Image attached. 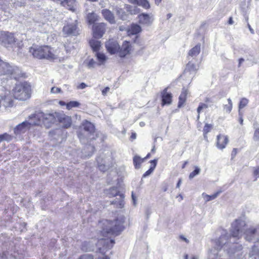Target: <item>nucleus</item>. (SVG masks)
I'll return each mask as SVG.
<instances>
[{
  "label": "nucleus",
  "mask_w": 259,
  "mask_h": 259,
  "mask_svg": "<svg viewBox=\"0 0 259 259\" xmlns=\"http://www.w3.org/2000/svg\"><path fill=\"white\" fill-rule=\"evenodd\" d=\"M244 234L245 238L247 241H250L254 239H257L259 236V225L255 226H250L247 227L245 221L242 219H236L232 224L231 228L230 229V235L227 233L230 238V242L231 243V239L232 238H237L239 239L242 234Z\"/></svg>",
  "instance_id": "1"
},
{
  "label": "nucleus",
  "mask_w": 259,
  "mask_h": 259,
  "mask_svg": "<svg viewBox=\"0 0 259 259\" xmlns=\"http://www.w3.org/2000/svg\"><path fill=\"white\" fill-rule=\"evenodd\" d=\"M29 53L33 57L38 59H46L50 61H61L63 57L59 49H54L48 46L33 45L29 48Z\"/></svg>",
  "instance_id": "2"
},
{
  "label": "nucleus",
  "mask_w": 259,
  "mask_h": 259,
  "mask_svg": "<svg viewBox=\"0 0 259 259\" xmlns=\"http://www.w3.org/2000/svg\"><path fill=\"white\" fill-rule=\"evenodd\" d=\"M124 218L120 217L114 221L108 220L103 221L99 223L100 227L102 228L101 231L103 236L108 237L110 235L117 236L123 229Z\"/></svg>",
  "instance_id": "3"
},
{
  "label": "nucleus",
  "mask_w": 259,
  "mask_h": 259,
  "mask_svg": "<svg viewBox=\"0 0 259 259\" xmlns=\"http://www.w3.org/2000/svg\"><path fill=\"white\" fill-rule=\"evenodd\" d=\"M22 76L21 71L18 67L10 65L0 58V79H8V78L18 79Z\"/></svg>",
  "instance_id": "4"
},
{
  "label": "nucleus",
  "mask_w": 259,
  "mask_h": 259,
  "mask_svg": "<svg viewBox=\"0 0 259 259\" xmlns=\"http://www.w3.org/2000/svg\"><path fill=\"white\" fill-rule=\"evenodd\" d=\"M13 94L15 99L21 101H25L31 97V85L27 82L16 84L13 89Z\"/></svg>",
  "instance_id": "5"
},
{
  "label": "nucleus",
  "mask_w": 259,
  "mask_h": 259,
  "mask_svg": "<svg viewBox=\"0 0 259 259\" xmlns=\"http://www.w3.org/2000/svg\"><path fill=\"white\" fill-rule=\"evenodd\" d=\"M229 236L227 234H222L218 239H215L213 244L214 249H212L210 250L208 259H222L218 256V250H220L224 245L228 244L229 243Z\"/></svg>",
  "instance_id": "6"
},
{
  "label": "nucleus",
  "mask_w": 259,
  "mask_h": 259,
  "mask_svg": "<svg viewBox=\"0 0 259 259\" xmlns=\"http://www.w3.org/2000/svg\"><path fill=\"white\" fill-rule=\"evenodd\" d=\"M59 114V112H57L50 113L40 112L36 115V117L42 118V123L47 128H49L58 121Z\"/></svg>",
  "instance_id": "7"
},
{
  "label": "nucleus",
  "mask_w": 259,
  "mask_h": 259,
  "mask_svg": "<svg viewBox=\"0 0 259 259\" xmlns=\"http://www.w3.org/2000/svg\"><path fill=\"white\" fill-rule=\"evenodd\" d=\"M83 130L79 132L78 137L81 142L85 143V139H92L90 136L95 132V126L88 121H84L82 123Z\"/></svg>",
  "instance_id": "8"
},
{
  "label": "nucleus",
  "mask_w": 259,
  "mask_h": 259,
  "mask_svg": "<svg viewBox=\"0 0 259 259\" xmlns=\"http://www.w3.org/2000/svg\"><path fill=\"white\" fill-rule=\"evenodd\" d=\"M16 42V38L13 33L7 31L0 32V44L9 47Z\"/></svg>",
  "instance_id": "9"
},
{
  "label": "nucleus",
  "mask_w": 259,
  "mask_h": 259,
  "mask_svg": "<svg viewBox=\"0 0 259 259\" xmlns=\"http://www.w3.org/2000/svg\"><path fill=\"white\" fill-rule=\"evenodd\" d=\"M63 33L66 36L69 35H77L79 33V30L77 26V20L73 22H68L63 28Z\"/></svg>",
  "instance_id": "10"
},
{
  "label": "nucleus",
  "mask_w": 259,
  "mask_h": 259,
  "mask_svg": "<svg viewBox=\"0 0 259 259\" xmlns=\"http://www.w3.org/2000/svg\"><path fill=\"white\" fill-rule=\"evenodd\" d=\"M114 243L113 239H101L98 243L99 251L101 253L104 254L107 250L113 247Z\"/></svg>",
  "instance_id": "11"
},
{
  "label": "nucleus",
  "mask_w": 259,
  "mask_h": 259,
  "mask_svg": "<svg viewBox=\"0 0 259 259\" xmlns=\"http://www.w3.org/2000/svg\"><path fill=\"white\" fill-rule=\"evenodd\" d=\"M106 31V25L104 23H97L93 26V36L100 38L102 37Z\"/></svg>",
  "instance_id": "12"
},
{
  "label": "nucleus",
  "mask_w": 259,
  "mask_h": 259,
  "mask_svg": "<svg viewBox=\"0 0 259 259\" xmlns=\"http://www.w3.org/2000/svg\"><path fill=\"white\" fill-rule=\"evenodd\" d=\"M105 47L107 51L111 55L118 52L120 49V46L118 42L113 39L107 41L105 44Z\"/></svg>",
  "instance_id": "13"
},
{
  "label": "nucleus",
  "mask_w": 259,
  "mask_h": 259,
  "mask_svg": "<svg viewBox=\"0 0 259 259\" xmlns=\"http://www.w3.org/2000/svg\"><path fill=\"white\" fill-rule=\"evenodd\" d=\"M198 66L196 65L192 62H189L186 65V69L183 73V76L187 77L189 76L192 78L198 69Z\"/></svg>",
  "instance_id": "14"
},
{
  "label": "nucleus",
  "mask_w": 259,
  "mask_h": 259,
  "mask_svg": "<svg viewBox=\"0 0 259 259\" xmlns=\"http://www.w3.org/2000/svg\"><path fill=\"white\" fill-rule=\"evenodd\" d=\"M58 121L62 123L63 127L66 128L69 127L72 124L71 117L66 115L63 113L59 112Z\"/></svg>",
  "instance_id": "15"
},
{
  "label": "nucleus",
  "mask_w": 259,
  "mask_h": 259,
  "mask_svg": "<svg viewBox=\"0 0 259 259\" xmlns=\"http://www.w3.org/2000/svg\"><path fill=\"white\" fill-rule=\"evenodd\" d=\"M132 50V47L130 42L127 41H123L121 47H120V49L118 51L119 56L120 57H124L126 55L130 53Z\"/></svg>",
  "instance_id": "16"
},
{
  "label": "nucleus",
  "mask_w": 259,
  "mask_h": 259,
  "mask_svg": "<svg viewBox=\"0 0 259 259\" xmlns=\"http://www.w3.org/2000/svg\"><path fill=\"white\" fill-rule=\"evenodd\" d=\"M139 22L140 24L150 25L153 21V18L152 16L149 14L142 13L138 16Z\"/></svg>",
  "instance_id": "17"
},
{
  "label": "nucleus",
  "mask_w": 259,
  "mask_h": 259,
  "mask_svg": "<svg viewBox=\"0 0 259 259\" xmlns=\"http://www.w3.org/2000/svg\"><path fill=\"white\" fill-rule=\"evenodd\" d=\"M228 142V136L223 135H219L217 136V146L219 149L221 150L224 149Z\"/></svg>",
  "instance_id": "18"
},
{
  "label": "nucleus",
  "mask_w": 259,
  "mask_h": 259,
  "mask_svg": "<svg viewBox=\"0 0 259 259\" xmlns=\"http://www.w3.org/2000/svg\"><path fill=\"white\" fill-rule=\"evenodd\" d=\"M61 5L72 12H75L77 8V4L75 0H64L61 1Z\"/></svg>",
  "instance_id": "19"
},
{
  "label": "nucleus",
  "mask_w": 259,
  "mask_h": 259,
  "mask_svg": "<svg viewBox=\"0 0 259 259\" xmlns=\"http://www.w3.org/2000/svg\"><path fill=\"white\" fill-rule=\"evenodd\" d=\"M30 127V125L27 121H24L14 128V133L16 135L20 134L26 132Z\"/></svg>",
  "instance_id": "20"
},
{
  "label": "nucleus",
  "mask_w": 259,
  "mask_h": 259,
  "mask_svg": "<svg viewBox=\"0 0 259 259\" xmlns=\"http://www.w3.org/2000/svg\"><path fill=\"white\" fill-rule=\"evenodd\" d=\"M39 112H35L34 114L29 116L27 121L30 126L38 125H40L41 123H42V118H37L36 117V115L38 114Z\"/></svg>",
  "instance_id": "21"
},
{
  "label": "nucleus",
  "mask_w": 259,
  "mask_h": 259,
  "mask_svg": "<svg viewBox=\"0 0 259 259\" xmlns=\"http://www.w3.org/2000/svg\"><path fill=\"white\" fill-rule=\"evenodd\" d=\"M102 14L104 18L111 24L115 23L113 14L109 10L104 9L102 11Z\"/></svg>",
  "instance_id": "22"
},
{
  "label": "nucleus",
  "mask_w": 259,
  "mask_h": 259,
  "mask_svg": "<svg viewBox=\"0 0 259 259\" xmlns=\"http://www.w3.org/2000/svg\"><path fill=\"white\" fill-rule=\"evenodd\" d=\"M167 88H165L162 92V105L165 104L169 105L171 102V94L167 92Z\"/></svg>",
  "instance_id": "23"
},
{
  "label": "nucleus",
  "mask_w": 259,
  "mask_h": 259,
  "mask_svg": "<svg viewBox=\"0 0 259 259\" xmlns=\"http://www.w3.org/2000/svg\"><path fill=\"white\" fill-rule=\"evenodd\" d=\"M205 103H200L199 104V106L197 108V111L198 113L197 119L198 120L200 118V113L201 111L204 109L207 108L208 107L210 106V105H209V103H211V101L209 98H206L205 100Z\"/></svg>",
  "instance_id": "24"
},
{
  "label": "nucleus",
  "mask_w": 259,
  "mask_h": 259,
  "mask_svg": "<svg viewBox=\"0 0 259 259\" xmlns=\"http://www.w3.org/2000/svg\"><path fill=\"white\" fill-rule=\"evenodd\" d=\"M188 91L187 89H183L182 93L179 96L178 107H181L185 102Z\"/></svg>",
  "instance_id": "25"
},
{
  "label": "nucleus",
  "mask_w": 259,
  "mask_h": 259,
  "mask_svg": "<svg viewBox=\"0 0 259 259\" xmlns=\"http://www.w3.org/2000/svg\"><path fill=\"white\" fill-rule=\"evenodd\" d=\"M201 45L198 44L192 48L188 53V55L192 57H196L200 52Z\"/></svg>",
  "instance_id": "26"
},
{
  "label": "nucleus",
  "mask_w": 259,
  "mask_h": 259,
  "mask_svg": "<svg viewBox=\"0 0 259 259\" xmlns=\"http://www.w3.org/2000/svg\"><path fill=\"white\" fill-rule=\"evenodd\" d=\"M141 31V27L137 24H132L128 29V34H136Z\"/></svg>",
  "instance_id": "27"
},
{
  "label": "nucleus",
  "mask_w": 259,
  "mask_h": 259,
  "mask_svg": "<svg viewBox=\"0 0 259 259\" xmlns=\"http://www.w3.org/2000/svg\"><path fill=\"white\" fill-rule=\"evenodd\" d=\"M124 8L132 15L137 14L140 11V9H139L137 7L132 6L128 5H125Z\"/></svg>",
  "instance_id": "28"
},
{
  "label": "nucleus",
  "mask_w": 259,
  "mask_h": 259,
  "mask_svg": "<svg viewBox=\"0 0 259 259\" xmlns=\"http://www.w3.org/2000/svg\"><path fill=\"white\" fill-rule=\"evenodd\" d=\"M90 45L94 51H98L101 47V42L98 40L92 39L90 41Z\"/></svg>",
  "instance_id": "29"
},
{
  "label": "nucleus",
  "mask_w": 259,
  "mask_h": 259,
  "mask_svg": "<svg viewBox=\"0 0 259 259\" xmlns=\"http://www.w3.org/2000/svg\"><path fill=\"white\" fill-rule=\"evenodd\" d=\"M249 256L252 259H259V248L254 246L249 252Z\"/></svg>",
  "instance_id": "30"
},
{
  "label": "nucleus",
  "mask_w": 259,
  "mask_h": 259,
  "mask_svg": "<svg viewBox=\"0 0 259 259\" xmlns=\"http://www.w3.org/2000/svg\"><path fill=\"white\" fill-rule=\"evenodd\" d=\"M3 100V105L5 107H11L13 106L14 101L10 95L6 96Z\"/></svg>",
  "instance_id": "31"
},
{
  "label": "nucleus",
  "mask_w": 259,
  "mask_h": 259,
  "mask_svg": "<svg viewBox=\"0 0 259 259\" xmlns=\"http://www.w3.org/2000/svg\"><path fill=\"white\" fill-rule=\"evenodd\" d=\"M157 161V159H154L150 161L151 163H153V166H151L149 169L145 172V174L143 175V178H145L149 176L153 172L156 166Z\"/></svg>",
  "instance_id": "32"
},
{
  "label": "nucleus",
  "mask_w": 259,
  "mask_h": 259,
  "mask_svg": "<svg viewBox=\"0 0 259 259\" xmlns=\"http://www.w3.org/2000/svg\"><path fill=\"white\" fill-rule=\"evenodd\" d=\"M99 17L94 13H89L87 16V20L90 24H93L98 21Z\"/></svg>",
  "instance_id": "33"
},
{
  "label": "nucleus",
  "mask_w": 259,
  "mask_h": 259,
  "mask_svg": "<svg viewBox=\"0 0 259 259\" xmlns=\"http://www.w3.org/2000/svg\"><path fill=\"white\" fill-rule=\"evenodd\" d=\"M144 159L141 158L139 156H135L133 158V163L136 168H139L141 163L144 161Z\"/></svg>",
  "instance_id": "34"
},
{
  "label": "nucleus",
  "mask_w": 259,
  "mask_h": 259,
  "mask_svg": "<svg viewBox=\"0 0 259 259\" xmlns=\"http://www.w3.org/2000/svg\"><path fill=\"white\" fill-rule=\"evenodd\" d=\"M242 249V245L240 244H238L237 243L236 244H233V248H230L228 252L230 254H235L236 252H237L238 251H240Z\"/></svg>",
  "instance_id": "35"
},
{
  "label": "nucleus",
  "mask_w": 259,
  "mask_h": 259,
  "mask_svg": "<svg viewBox=\"0 0 259 259\" xmlns=\"http://www.w3.org/2000/svg\"><path fill=\"white\" fill-rule=\"evenodd\" d=\"M96 56L100 63V65L103 64L107 59V57L103 53L98 52L96 53Z\"/></svg>",
  "instance_id": "36"
},
{
  "label": "nucleus",
  "mask_w": 259,
  "mask_h": 259,
  "mask_svg": "<svg viewBox=\"0 0 259 259\" xmlns=\"http://www.w3.org/2000/svg\"><path fill=\"white\" fill-rule=\"evenodd\" d=\"M228 104H225L224 105V110L228 113H230L232 110L233 104L231 99L229 98L228 99Z\"/></svg>",
  "instance_id": "37"
},
{
  "label": "nucleus",
  "mask_w": 259,
  "mask_h": 259,
  "mask_svg": "<svg viewBox=\"0 0 259 259\" xmlns=\"http://www.w3.org/2000/svg\"><path fill=\"white\" fill-rule=\"evenodd\" d=\"M136 4L146 9L150 8L149 3L147 0H138Z\"/></svg>",
  "instance_id": "38"
},
{
  "label": "nucleus",
  "mask_w": 259,
  "mask_h": 259,
  "mask_svg": "<svg viewBox=\"0 0 259 259\" xmlns=\"http://www.w3.org/2000/svg\"><path fill=\"white\" fill-rule=\"evenodd\" d=\"M136 4L146 9L150 8L149 3L147 0H138Z\"/></svg>",
  "instance_id": "39"
},
{
  "label": "nucleus",
  "mask_w": 259,
  "mask_h": 259,
  "mask_svg": "<svg viewBox=\"0 0 259 259\" xmlns=\"http://www.w3.org/2000/svg\"><path fill=\"white\" fill-rule=\"evenodd\" d=\"M80 103L77 101H70L66 104V108L68 110H70L72 108L78 107Z\"/></svg>",
  "instance_id": "40"
},
{
  "label": "nucleus",
  "mask_w": 259,
  "mask_h": 259,
  "mask_svg": "<svg viewBox=\"0 0 259 259\" xmlns=\"http://www.w3.org/2000/svg\"><path fill=\"white\" fill-rule=\"evenodd\" d=\"M219 192H217L212 195H208L207 194H203L202 195L203 196L204 199L205 200L206 202L209 201L210 200L214 199L219 195Z\"/></svg>",
  "instance_id": "41"
},
{
  "label": "nucleus",
  "mask_w": 259,
  "mask_h": 259,
  "mask_svg": "<svg viewBox=\"0 0 259 259\" xmlns=\"http://www.w3.org/2000/svg\"><path fill=\"white\" fill-rule=\"evenodd\" d=\"M115 10L116 12L117 15H118L119 17H120L121 19H125V14H124V12L122 10V9H121L118 7H116L115 8Z\"/></svg>",
  "instance_id": "42"
},
{
  "label": "nucleus",
  "mask_w": 259,
  "mask_h": 259,
  "mask_svg": "<svg viewBox=\"0 0 259 259\" xmlns=\"http://www.w3.org/2000/svg\"><path fill=\"white\" fill-rule=\"evenodd\" d=\"M195 170L191 172L189 175V177L190 179L193 178L194 177L199 174L200 172V168L198 166H195Z\"/></svg>",
  "instance_id": "43"
},
{
  "label": "nucleus",
  "mask_w": 259,
  "mask_h": 259,
  "mask_svg": "<svg viewBox=\"0 0 259 259\" xmlns=\"http://www.w3.org/2000/svg\"><path fill=\"white\" fill-rule=\"evenodd\" d=\"M212 128V125L211 124L208 123L205 124L203 130L204 136L209 133Z\"/></svg>",
  "instance_id": "44"
},
{
  "label": "nucleus",
  "mask_w": 259,
  "mask_h": 259,
  "mask_svg": "<svg viewBox=\"0 0 259 259\" xmlns=\"http://www.w3.org/2000/svg\"><path fill=\"white\" fill-rule=\"evenodd\" d=\"M248 101L246 98H242L239 103V109H242L245 107L248 104Z\"/></svg>",
  "instance_id": "45"
},
{
  "label": "nucleus",
  "mask_w": 259,
  "mask_h": 259,
  "mask_svg": "<svg viewBox=\"0 0 259 259\" xmlns=\"http://www.w3.org/2000/svg\"><path fill=\"white\" fill-rule=\"evenodd\" d=\"M118 191L115 188H112L109 190V195L110 197H114L117 195Z\"/></svg>",
  "instance_id": "46"
},
{
  "label": "nucleus",
  "mask_w": 259,
  "mask_h": 259,
  "mask_svg": "<svg viewBox=\"0 0 259 259\" xmlns=\"http://www.w3.org/2000/svg\"><path fill=\"white\" fill-rule=\"evenodd\" d=\"M253 175L255 178V180L259 177V166L253 167Z\"/></svg>",
  "instance_id": "47"
},
{
  "label": "nucleus",
  "mask_w": 259,
  "mask_h": 259,
  "mask_svg": "<svg viewBox=\"0 0 259 259\" xmlns=\"http://www.w3.org/2000/svg\"><path fill=\"white\" fill-rule=\"evenodd\" d=\"M96 64V61L94 59H92L88 63L87 67L89 68H93L95 67Z\"/></svg>",
  "instance_id": "48"
},
{
  "label": "nucleus",
  "mask_w": 259,
  "mask_h": 259,
  "mask_svg": "<svg viewBox=\"0 0 259 259\" xmlns=\"http://www.w3.org/2000/svg\"><path fill=\"white\" fill-rule=\"evenodd\" d=\"M253 140L255 141L259 140V128H256L254 131L253 135Z\"/></svg>",
  "instance_id": "49"
},
{
  "label": "nucleus",
  "mask_w": 259,
  "mask_h": 259,
  "mask_svg": "<svg viewBox=\"0 0 259 259\" xmlns=\"http://www.w3.org/2000/svg\"><path fill=\"white\" fill-rule=\"evenodd\" d=\"M88 244V243L87 242H84L83 243V244L82 245V247H81L82 249L83 250H84V251H85L93 250V248H92L90 247H88L87 246Z\"/></svg>",
  "instance_id": "50"
},
{
  "label": "nucleus",
  "mask_w": 259,
  "mask_h": 259,
  "mask_svg": "<svg viewBox=\"0 0 259 259\" xmlns=\"http://www.w3.org/2000/svg\"><path fill=\"white\" fill-rule=\"evenodd\" d=\"M1 137L2 138L3 140L6 141H10L12 139V137L9 134L5 133L4 134L1 135Z\"/></svg>",
  "instance_id": "51"
},
{
  "label": "nucleus",
  "mask_w": 259,
  "mask_h": 259,
  "mask_svg": "<svg viewBox=\"0 0 259 259\" xmlns=\"http://www.w3.org/2000/svg\"><path fill=\"white\" fill-rule=\"evenodd\" d=\"M61 92V89L57 87H53L51 90V93L53 94L60 93Z\"/></svg>",
  "instance_id": "52"
},
{
  "label": "nucleus",
  "mask_w": 259,
  "mask_h": 259,
  "mask_svg": "<svg viewBox=\"0 0 259 259\" xmlns=\"http://www.w3.org/2000/svg\"><path fill=\"white\" fill-rule=\"evenodd\" d=\"M79 259H93V256L89 254H85L81 255Z\"/></svg>",
  "instance_id": "53"
},
{
  "label": "nucleus",
  "mask_w": 259,
  "mask_h": 259,
  "mask_svg": "<svg viewBox=\"0 0 259 259\" xmlns=\"http://www.w3.org/2000/svg\"><path fill=\"white\" fill-rule=\"evenodd\" d=\"M99 169L101 170L104 171L107 168L109 167V165H107L105 164H104L103 165H99Z\"/></svg>",
  "instance_id": "54"
},
{
  "label": "nucleus",
  "mask_w": 259,
  "mask_h": 259,
  "mask_svg": "<svg viewBox=\"0 0 259 259\" xmlns=\"http://www.w3.org/2000/svg\"><path fill=\"white\" fill-rule=\"evenodd\" d=\"M239 121L241 125H242L243 123V117H242V114L240 111H239Z\"/></svg>",
  "instance_id": "55"
},
{
  "label": "nucleus",
  "mask_w": 259,
  "mask_h": 259,
  "mask_svg": "<svg viewBox=\"0 0 259 259\" xmlns=\"http://www.w3.org/2000/svg\"><path fill=\"white\" fill-rule=\"evenodd\" d=\"M87 86V85L84 83L82 82L77 87V88L78 89H83L85 88Z\"/></svg>",
  "instance_id": "56"
},
{
  "label": "nucleus",
  "mask_w": 259,
  "mask_h": 259,
  "mask_svg": "<svg viewBox=\"0 0 259 259\" xmlns=\"http://www.w3.org/2000/svg\"><path fill=\"white\" fill-rule=\"evenodd\" d=\"M65 48L66 49V51L67 53L70 52L71 49H73V46H69V45H65Z\"/></svg>",
  "instance_id": "57"
},
{
  "label": "nucleus",
  "mask_w": 259,
  "mask_h": 259,
  "mask_svg": "<svg viewBox=\"0 0 259 259\" xmlns=\"http://www.w3.org/2000/svg\"><path fill=\"white\" fill-rule=\"evenodd\" d=\"M109 88L106 87L104 90H102V94L103 95H106V93L109 92Z\"/></svg>",
  "instance_id": "58"
},
{
  "label": "nucleus",
  "mask_w": 259,
  "mask_h": 259,
  "mask_svg": "<svg viewBox=\"0 0 259 259\" xmlns=\"http://www.w3.org/2000/svg\"><path fill=\"white\" fill-rule=\"evenodd\" d=\"M181 239L186 242V243H189V240L184 236L181 235L180 236Z\"/></svg>",
  "instance_id": "59"
},
{
  "label": "nucleus",
  "mask_w": 259,
  "mask_h": 259,
  "mask_svg": "<svg viewBox=\"0 0 259 259\" xmlns=\"http://www.w3.org/2000/svg\"><path fill=\"white\" fill-rule=\"evenodd\" d=\"M244 61V59L243 58H240L239 59V64H238V67H240L242 63Z\"/></svg>",
  "instance_id": "60"
},
{
  "label": "nucleus",
  "mask_w": 259,
  "mask_h": 259,
  "mask_svg": "<svg viewBox=\"0 0 259 259\" xmlns=\"http://www.w3.org/2000/svg\"><path fill=\"white\" fill-rule=\"evenodd\" d=\"M237 149L236 148H234L232 152V155L235 156L237 153Z\"/></svg>",
  "instance_id": "61"
},
{
  "label": "nucleus",
  "mask_w": 259,
  "mask_h": 259,
  "mask_svg": "<svg viewBox=\"0 0 259 259\" xmlns=\"http://www.w3.org/2000/svg\"><path fill=\"white\" fill-rule=\"evenodd\" d=\"M146 214L147 215V218H149V215H150L151 214V210H150V209H147L146 211Z\"/></svg>",
  "instance_id": "62"
},
{
  "label": "nucleus",
  "mask_w": 259,
  "mask_h": 259,
  "mask_svg": "<svg viewBox=\"0 0 259 259\" xmlns=\"http://www.w3.org/2000/svg\"><path fill=\"white\" fill-rule=\"evenodd\" d=\"M247 26L250 31V32L252 33V34H253L254 33V30H253V29H252V28L251 27L250 25H249V24L248 23L247 24Z\"/></svg>",
  "instance_id": "63"
},
{
  "label": "nucleus",
  "mask_w": 259,
  "mask_h": 259,
  "mask_svg": "<svg viewBox=\"0 0 259 259\" xmlns=\"http://www.w3.org/2000/svg\"><path fill=\"white\" fill-rule=\"evenodd\" d=\"M131 138L133 140H134L136 138V133H132Z\"/></svg>",
  "instance_id": "64"
}]
</instances>
